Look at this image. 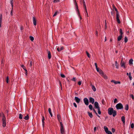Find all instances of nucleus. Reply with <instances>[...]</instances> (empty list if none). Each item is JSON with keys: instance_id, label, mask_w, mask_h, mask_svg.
Instances as JSON below:
<instances>
[{"instance_id": "nucleus-1", "label": "nucleus", "mask_w": 134, "mask_h": 134, "mask_svg": "<svg viewBox=\"0 0 134 134\" xmlns=\"http://www.w3.org/2000/svg\"><path fill=\"white\" fill-rule=\"evenodd\" d=\"M108 113L109 115H113V116L114 117L117 115L116 111L114 110L113 108H109L108 109Z\"/></svg>"}, {"instance_id": "nucleus-2", "label": "nucleus", "mask_w": 134, "mask_h": 134, "mask_svg": "<svg viewBox=\"0 0 134 134\" xmlns=\"http://www.w3.org/2000/svg\"><path fill=\"white\" fill-rule=\"evenodd\" d=\"M74 4L75 5L76 10V11L77 12L78 14V15L79 16H80V19H81L82 18L80 15L78 9V6L77 4V3L76 2V0H75V1L74 2Z\"/></svg>"}, {"instance_id": "nucleus-3", "label": "nucleus", "mask_w": 134, "mask_h": 134, "mask_svg": "<svg viewBox=\"0 0 134 134\" xmlns=\"http://www.w3.org/2000/svg\"><path fill=\"white\" fill-rule=\"evenodd\" d=\"M115 107L116 109H123V105L121 103H119L117 104L116 106Z\"/></svg>"}, {"instance_id": "nucleus-4", "label": "nucleus", "mask_w": 134, "mask_h": 134, "mask_svg": "<svg viewBox=\"0 0 134 134\" xmlns=\"http://www.w3.org/2000/svg\"><path fill=\"white\" fill-rule=\"evenodd\" d=\"M2 126L4 127L6 126V119L5 116H3L2 119Z\"/></svg>"}, {"instance_id": "nucleus-5", "label": "nucleus", "mask_w": 134, "mask_h": 134, "mask_svg": "<svg viewBox=\"0 0 134 134\" xmlns=\"http://www.w3.org/2000/svg\"><path fill=\"white\" fill-rule=\"evenodd\" d=\"M60 132L62 134H65V129H64L63 125L62 122H60Z\"/></svg>"}, {"instance_id": "nucleus-6", "label": "nucleus", "mask_w": 134, "mask_h": 134, "mask_svg": "<svg viewBox=\"0 0 134 134\" xmlns=\"http://www.w3.org/2000/svg\"><path fill=\"white\" fill-rule=\"evenodd\" d=\"M84 103L87 105H88L89 101L88 99L86 98H84Z\"/></svg>"}, {"instance_id": "nucleus-7", "label": "nucleus", "mask_w": 134, "mask_h": 134, "mask_svg": "<svg viewBox=\"0 0 134 134\" xmlns=\"http://www.w3.org/2000/svg\"><path fill=\"white\" fill-rule=\"evenodd\" d=\"M89 102L90 103H91L92 104H93L94 103V98H93L90 97L89 98Z\"/></svg>"}, {"instance_id": "nucleus-8", "label": "nucleus", "mask_w": 134, "mask_h": 134, "mask_svg": "<svg viewBox=\"0 0 134 134\" xmlns=\"http://www.w3.org/2000/svg\"><path fill=\"white\" fill-rule=\"evenodd\" d=\"M95 107L96 108L98 109L100 108L99 107L98 103L97 102H95L94 103Z\"/></svg>"}, {"instance_id": "nucleus-9", "label": "nucleus", "mask_w": 134, "mask_h": 134, "mask_svg": "<svg viewBox=\"0 0 134 134\" xmlns=\"http://www.w3.org/2000/svg\"><path fill=\"white\" fill-rule=\"evenodd\" d=\"M75 100L76 102L77 103H79L81 100L80 99V98H79L78 97H75Z\"/></svg>"}, {"instance_id": "nucleus-10", "label": "nucleus", "mask_w": 134, "mask_h": 134, "mask_svg": "<svg viewBox=\"0 0 134 134\" xmlns=\"http://www.w3.org/2000/svg\"><path fill=\"white\" fill-rule=\"evenodd\" d=\"M125 63L124 62H122V60L121 61L120 64L121 66L122 67H124L125 68Z\"/></svg>"}, {"instance_id": "nucleus-11", "label": "nucleus", "mask_w": 134, "mask_h": 134, "mask_svg": "<svg viewBox=\"0 0 134 134\" xmlns=\"http://www.w3.org/2000/svg\"><path fill=\"white\" fill-rule=\"evenodd\" d=\"M57 117L58 120L59 122L60 123V122H62L60 115H59L58 114L57 115Z\"/></svg>"}, {"instance_id": "nucleus-12", "label": "nucleus", "mask_w": 134, "mask_h": 134, "mask_svg": "<svg viewBox=\"0 0 134 134\" xmlns=\"http://www.w3.org/2000/svg\"><path fill=\"white\" fill-rule=\"evenodd\" d=\"M57 49L58 52H59L61 50H63L64 47H58L57 48Z\"/></svg>"}, {"instance_id": "nucleus-13", "label": "nucleus", "mask_w": 134, "mask_h": 134, "mask_svg": "<svg viewBox=\"0 0 134 134\" xmlns=\"http://www.w3.org/2000/svg\"><path fill=\"white\" fill-rule=\"evenodd\" d=\"M112 82H113L115 84H120V82L119 81H115L114 80H112L111 81Z\"/></svg>"}, {"instance_id": "nucleus-14", "label": "nucleus", "mask_w": 134, "mask_h": 134, "mask_svg": "<svg viewBox=\"0 0 134 134\" xmlns=\"http://www.w3.org/2000/svg\"><path fill=\"white\" fill-rule=\"evenodd\" d=\"M33 21L34 24L35 26H36V18L35 17H33Z\"/></svg>"}, {"instance_id": "nucleus-15", "label": "nucleus", "mask_w": 134, "mask_h": 134, "mask_svg": "<svg viewBox=\"0 0 134 134\" xmlns=\"http://www.w3.org/2000/svg\"><path fill=\"white\" fill-rule=\"evenodd\" d=\"M133 61V60L132 59H131L129 60V64L130 65H132Z\"/></svg>"}, {"instance_id": "nucleus-16", "label": "nucleus", "mask_w": 134, "mask_h": 134, "mask_svg": "<svg viewBox=\"0 0 134 134\" xmlns=\"http://www.w3.org/2000/svg\"><path fill=\"white\" fill-rule=\"evenodd\" d=\"M45 120V118H44V116H42V125L43 127L44 125V120Z\"/></svg>"}, {"instance_id": "nucleus-17", "label": "nucleus", "mask_w": 134, "mask_h": 134, "mask_svg": "<svg viewBox=\"0 0 134 134\" xmlns=\"http://www.w3.org/2000/svg\"><path fill=\"white\" fill-rule=\"evenodd\" d=\"M85 3V2H84V3ZM84 9H85V12H86V13H85L86 16V15H87V17H88V13H87V9H86V5L85 4V3H84Z\"/></svg>"}, {"instance_id": "nucleus-18", "label": "nucleus", "mask_w": 134, "mask_h": 134, "mask_svg": "<svg viewBox=\"0 0 134 134\" xmlns=\"http://www.w3.org/2000/svg\"><path fill=\"white\" fill-rule=\"evenodd\" d=\"M48 57L49 59H50L51 58V55L50 52L49 51H48Z\"/></svg>"}, {"instance_id": "nucleus-19", "label": "nucleus", "mask_w": 134, "mask_h": 134, "mask_svg": "<svg viewBox=\"0 0 134 134\" xmlns=\"http://www.w3.org/2000/svg\"><path fill=\"white\" fill-rule=\"evenodd\" d=\"M104 129L106 133L108 132L109 131L108 130V128L106 126H105L104 127Z\"/></svg>"}, {"instance_id": "nucleus-20", "label": "nucleus", "mask_w": 134, "mask_h": 134, "mask_svg": "<svg viewBox=\"0 0 134 134\" xmlns=\"http://www.w3.org/2000/svg\"><path fill=\"white\" fill-rule=\"evenodd\" d=\"M127 75L129 77V78L130 79V80H132V77L131 76V73L130 72L129 74L127 72Z\"/></svg>"}, {"instance_id": "nucleus-21", "label": "nucleus", "mask_w": 134, "mask_h": 134, "mask_svg": "<svg viewBox=\"0 0 134 134\" xmlns=\"http://www.w3.org/2000/svg\"><path fill=\"white\" fill-rule=\"evenodd\" d=\"M88 115L91 118H92L93 116L92 113L91 112L90 113L89 112H88Z\"/></svg>"}, {"instance_id": "nucleus-22", "label": "nucleus", "mask_w": 134, "mask_h": 134, "mask_svg": "<svg viewBox=\"0 0 134 134\" xmlns=\"http://www.w3.org/2000/svg\"><path fill=\"white\" fill-rule=\"evenodd\" d=\"M122 37V35H119L118 38V41H120Z\"/></svg>"}, {"instance_id": "nucleus-23", "label": "nucleus", "mask_w": 134, "mask_h": 134, "mask_svg": "<svg viewBox=\"0 0 134 134\" xmlns=\"http://www.w3.org/2000/svg\"><path fill=\"white\" fill-rule=\"evenodd\" d=\"M121 120L124 124L125 123V117L124 116H122L121 118Z\"/></svg>"}, {"instance_id": "nucleus-24", "label": "nucleus", "mask_w": 134, "mask_h": 134, "mask_svg": "<svg viewBox=\"0 0 134 134\" xmlns=\"http://www.w3.org/2000/svg\"><path fill=\"white\" fill-rule=\"evenodd\" d=\"M48 111L51 117H52L53 115L51 112V110L50 108H48Z\"/></svg>"}, {"instance_id": "nucleus-25", "label": "nucleus", "mask_w": 134, "mask_h": 134, "mask_svg": "<svg viewBox=\"0 0 134 134\" xmlns=\"http://www.w3.org/2000/svg\"><path fill=\"white\" fill-rule=\"evenodd\" d=\"M93 91H95L96 90V88L95 86L93 85H91Z\"/></svg>"}, {"instance_id": "nucleus-26", "label": "nucleus", "mask_w": 134, "mask_h": 134, "mask_svg": "<svg viewBox=\"0 0 134 134\" xmlns=\"http://www.w3.org/2000/svg\"><path fill=\"white\" fill-rule=\"evenodd\" d=\"M125 109L126 110H127L129 109V105L128 104H126L125 106Z\"/></svg>"}, {"instance_id": "nucleus-27", "label": "nucleus", "mask_w": 134, "mask_h": 134, "mask_svg": "<svg viewBox=\"0 0 134 134\" xmlns=\"http://www.w3.org/2000/svg\"><path fill=\"white\" fill-rule=\"evenodd\" d=\"M86 54H87V57L88 58H90V53L88 52L87 51H86Z\"/></svg>"}, {"instance_id": "nucleus-28", "label": "nucleus", "mask_w": 134, "mask_h": 134, "mask_svg": "<svg viewBox=\"0 0 134 134\" xmlns=\"http://www.w3.org/2000/svg\"><path fill=\"white\" fill-rule=\"evenodd\" d=\"M24 119L26 120H28L29 119V117L28 115H27L24 118Z\"/></svg>"}, {"instance_id": "nucleus-29", "label": "nucleus", "mask_w": 134, "mask_h": 134, "mask_svg": "<svg viewBox=\"0 0 134 134\" xmlns=\"http://www.w3.org/2000/svg\"><path fill=\"white\" fill-rule=\"evenodd\" d=\"M99 73L100 74H101L102 76L103 75V74H104L103 71L101 70H100L99 71Z\"/></svg>"}, {"instance_id": "nucleus-30", "label": "nucleus", "mask_w": 134, "mask_h": 134, "mask_svg": "<svg viewBox=\"0 0 134 134\" xmlns=\"http://www.w3.org/2000/svg\"><path fill=\"white\" fill-rule=\"evenodd\" d=\"M128 41L127 38L126 36H125L124 38V42L125 43H126Z\"/></svg>"}, {"instance_id": "nucleus-31", "label": "nucleus", "mask_w": 134, "mask_h": 134, "mask_svg": "<svg viewBox=\"0 0 134 134\" xmlns=\"http://www.w3.org/2000/svg\"><path fill=\"white\" fill-rule=\"evenodd\" d=\"M58 13H59V12L57 11H56V12H55L54 13V14L53 15V17H54V16H56L57 15V14H58Z\"/></svg>"}, {"instance_id": "nucleus-32", "label": "nucleus", "mask_w": 134, "mask_h": 134, "mask_svg": "<svg viewBox=\"0 0 134 134\" xmlns=\"http://www.w3.org/2000/svg\"><path fill=\"white\" fill-rule=\"evenodd\" d=\"M23 115L21 114H19V118L20 119H21L23 118Z\"/></svg>"}, {"instance_id": "nucleus-33", "label": "nucleus", "mask_w": 134, "mask_h": 134, "mask_svg": "<svg viewBox=\"0 0 134 134\" xmlns=\"http://www.w3.org/2000/svg\"><path fill=\"white\" fill-rule=\"evenodd\" d=\"M89 108L91 110H92V105L90 104L89 105Z\"/></svg>"}, {"instance_id": "nucleus-34", "label": "nucleus", "mask_w": 134, "mask_h": 134, "mask_svg": "<svg viewBox=\"0 0 134 134\" xmlns=\"http://www.w3.org/2000/svg\"><path fill=\"white\" fill-rule=\"evenodd\" d=\"M120 35H122L123 34V33L122 32V29H121L120 30Z\"/></svg>"}, {"instance_id": "nucleus-35", "label": "nucleus", "mask_w": 134, "mask_h": 134, "mask_svg": "<svg viewBox=\"0 0 134 134\" xmlns=\"http://www.w3.org/2000/svg\"><path fill=\"white\" fill-rule=\"evenodd\" d=\"M13 0H10V3L12 5V7H13Z\"/></svg>"}, {"instance_id": "nucleus-36", "label": "nucleus", "mask_w": 134, "mask_h": 134, "mask_svg": "<svg viewBox=\"0 0 134 134\" xmlns=\"http://www.w3.org/2000/svg\"><path fill=\"white\" fill-rule=\"evenodd\" d=\"M30 40L32 41H33L34 40V38L32 36H30Z\"/></svg>"}, {"instance_id": "nucleus-37", "label": "nucleus", "mask_w": 134, "mask_h": 134, "mask_svg": "<svg viewBox=\"0 0 134 134\" xmlns=\"http://www.w3.org/2000/svg\"><path fill=\"white\" fill-rule=\"evenodd\" d=\"M102 76L105 79H107V76L106 75H105L104 74H103V75H102Z\"/></svg>"}, {"instance_id": "nucleus-38", "label": "nucleus", "mask_w": 134, "mask_h": 134, "mask_svg": "<svg viewBox=\"0 0 134 134\" xmlns=\"http://www.w3.org/2000/svg\"><path fill=\"white\" fill-rule=\"evenodd\" d=\"M9 77L8 76H7L6 78V81L7 83H8L9 82Z\"/></svg>"}, {"instance_id": "nucleus-39", "label": "nucleus", "mask_w": 134, "mask_h": 134, "mask_svg": "<svg viewBox=\"0 0 134 134\" xmlns=\"http://www.w3.org/2000/svg\"><path fill=\"white\" fill-rule=\"evenodd\" d=\"M116 20L118 22V23L119 24L120 23V20L119 19V18H116Z\"/></svg>"}, {"instance_id": "nucleus-40", "label": "nucleus", "mask_w": 134, "mask_h": 134, "mask_svg": "<svg viewBox=\"0 0 134 134\" xmlns=\"http://www.w3.org/2000/svg\"><path fill=\"white\" fill-rule=\"evenodd\" d=\"M119 14L118 11H117L116 12V18H119Z\"/></svg>"}, {"instance_id": "nucleus-41", "label": "nucleus", "mask_w": 134, "mask_h": 134, "mask_svg": "<svg viewBox=\"0 0 134 134\" xmlns=\"http://www.w3.org/2000/svg\"><path fill=\"white\" fill-rule=\"evenodd\" d=\"M98 113L99 114H100L101 113V112L100 110V108L98 109Z\"/></svg>"}, {"instance_id": "nucleus-42", "label": "nucleus", "mask_w": 134, "mask_h": 134, "mask_svg": "<svg viewBox=\"0 0 134 134\" xmlns=\"http://www.w3.org/2000/svg\"><path fill=\"white\" fill-rule=\"evenodd\" d=\"M60 1V0H54L53 2L54 3L58 2Z\"/></svg>"}, {"instance_id": "nucleus-43", "label": "nucleus", "mask_w": 134, "mask_h": 134, "mask_svg": "<svg viewBox=\"0 0 134 134\" xmlns=\"http://www.w3.org/2000/svg\"><path fill=\"white\" fill-rule=\"evenodd\" d=\"M60 76H61L63 78H65V75L63 74H61Z\"/></svg>"}, {"instance_id": "nucleus-44", "label": "nucleus", "mask_w": 134, "mask_h": 134, "mask_svg": "<svg viewBox=\"0 0 134 134\" xmlns=\"http://www.w3.org/2000/svg\"><path fill=\"white\" fill-rule=\"evenodd\" d=\"M13 7L12 8V9L10 12V14L12 16L13 15Z\"/></svg>"}, {"instance_id": "nucleus-45", "label": "nucleus", "mask_w": 134, "mask_h": 134, "mask_svg": "<svg viewBox=\"0 0 134 134\" xmlns=\"http://www.w3.org/2000/svg\"><path fill=\"white\" fill-rule=\"evenodd\" d=\"M117 102V99L116 98H115L114 100V103H116Z\"/></svg>"}, {"instance_id": "nucleus-46", "label": "nucleus", "mask_w": 134, "mask_h": 134, "mask_svg": "<svg viewBox=\"0 0 134 134\" xmlns=\"http://www.w3.org/2000/svg\"><path fill=\"white\" fill-rule=\"evenodd\" d=\"M131 127L132 128H133L134 127V124L133 123L131 125Z\"/></svg>"}, {"instance_id": "nucleus-47", "label": "nucleus", "mask_w": 134, "mask_h": 134, "mask_svg": "<svg viewBox=\"0 0 134 134\" xmlns=\"http://www.w3.org/2000/svg\"><path fill=\"white\" fill-rule=\"evenodd\" d=\"M21 67L22 68H23L24 70H25V69H25V66L23 65H21Z\"/></svg>"}, {"instance_id": "nucleus-48", "label": "nucleus", "mask_w": 134, "mask_h": 134, "mask_svg": "<svg viewBox=\"0 0 134 134\" xmlns=\"http://www.w3.org/2000/svg\"><path fill=\"white\" fill-rule=\"evenodd\" d=\"M25 74L26 75H27V72H28V71H27V70L26 69H25Z\"/></svg>"}, {"instance_id": "nucleus-49", "label": "nucleus", "mask_w": 134, "mask_h": 134, "mask_svg": "<svg viewBox=\"0 0 134 134\" xmlns=\"http://www.w3.org/2000/svg\"><path fill=\"white\" fill-rule=\"evenodd\" d=\"M2 18H0V27H1V24L2 23Z\"/></svg>"}, {"instance_id": "nucleus-50", "label": "nucleus", "mask_w": 134, "mask_h": 134, "mask_svg": "<svg viewBox=\"0 0 134 134\" xmlns=\"http://www.w3.org/2000/svg\"><path fill=\"white\" fill-rule=\"evenodd\" d=\"M71 80L72 81H76V79L75 77H73V78L71 79Z\"/></svg>"}, {"instance_id": "nucleus-51", "label": "nucleus", "mask_w": 134, "mask_h": 134, "mask_svg": "<svg viewBox=\"0 0 134 134\" xmlns=\"http://www.w3.org/2000/svg\"><path fill=\"white\" fill-rule=\"evenodd\" d=\"M93 111L95 113V114H96V115H97V113L96 112V110H95L94 109H93Z\"/></svg>"}, {"instance_id": "nucleus-52", "label": "nucleus", "mask_w": 134, "mask_h": 134, "mask_svg": "<svg viewBox=\"0 0 134 134\" xmlns=\"http://www.w3.org/2000/svg\"><path fill=\"white\" fill-rule=\"evenodd\" d=\"M119 64H116L115 66H116V68L117 69H118L119 68Z\"/></svg>"}, {"instance_id": "nucleus-53", "label": "nucleus", "mask_w": 134, "mask_h": 134, "mask_svg": "<svg viewBox=\"0 0 134 134\" xmlns=\"http://www.w3.org/2000/svg\"><path fill=\"white\" fill-rule=\"evenodd\" d=\"M24 29V28L23 26H21L20 27V29L21 30H23Z\"/></svg>"}, {"instance_id": "nucleus-54", "label": "nucleus", "mask_w": 134, "mask_h": 134, "mask_svg": "<svg viewBox=\"0 0 134 134\" xmlns=\"http://www.w3.org/2000/svg\"><path fill=\"white\" fill-rule=\"evenodd\" d=\"M96 70L98 72H99V71L100 70L98 68L97 66V67H96Z\"/></svg>"}, {"instance_id": "nucleus-55", "label": "nucleus", "mask_w": 134, "mask_h": 134, "mask_svg": "<svg viewBox=\"0 0 134 134\" xmlns=\"http://www.w3.org/2000/svg\"><path fill=\"white\" fill-rule=\"evenodd\" d=\"M73 105H74V106L76 108L77 107V105L75 103H73Z\"/></svg>"}, {"instance_id": "nucleus-56", "label": "nucleus", "mask_w": 134, "mask_h": 134, "mask_svg": "<svg viewBox=\"0 0 134 134\" xmlns=\"http://www.w3.org/2000/svg\"><path fill=\"white\" fill-rule=\"evenodd\" d=\"M102 102L103 104H105L104 103V101L103 99L102 100Z\"/></svg>"}, {"instance_id": "nucleus-57", "label": "nucleus", "mask_w": 134, "mask_h": 134, "mask_svg": "<svg viewBox=\"0 0 134 134\" xmlns=\"http://www.w3.org/2000/svg\"><path fill=\"white\" fill-rule=\"evenodd\" d=\"M32 65V63L31 61L30 62V67H31Z\"/></svg>"}, {"instance_id": "nucleus-58", "label": "nucleus", "mask_w": 134, "mask_h": 134, "mask_svg": "<svg viewBox=\"0 0 134 134\" xmlns=\"http://www.w3.org/2000/svg\"><path fill=\"white\" fill-rule=\"evenodd\" d=\"M114 133L115 131V129L113 128H112L111 130Z\"/></svg>"}, {"instance_id": "nucleus-59", "label": "nucleus", "mask_w": 134, "mask_h": 134, "mask_svg": "<svg viewBox=\"0 0 134 134\" xmlns=\"http://www.w3.org/2000/svg\"><path fill=\"white\" fill-rule=\"evenodd\" d=\"M59 85H60V86H61V88L62 89V85H61V82L60 81H59Z\"/></svg>"}, {"instance_id": "nucleus-60", "label": "nucleus", "mask_w": 134, "mask_h": 134, "mask_svg": "<svg viewBox=\"0 0 134 134\" xmlns=\"http://www.w3.org/2000/svg\"><path fill=\"white\" fill-rule=\"evenodd\" d=\"M4 116L3 113H1L0 114V116Z\"/></svg>"}, {"instance_id": "nucleus-61", "label": "nucleus", "mask_w": 134, "mask_h": 134, "mask_svg": "<svg viewBox=\"0 0 134 134\" xmlns=\"http://www.w3.org/2000/svg\"><path fill=\"white\" fill-rule=\"evenodd\" d=\"M107 133L108 134H112L111 132L110 131H109V132H107Z\"/></svg>"}, {"instance_id": "nucleus-62", "label": "nucleus", "mask_w": 134, "mask_h": 134, "mask_svg": "<svg viewBox=\"0 0 134 134\" xmlns=\"http://www.w3.org/2000/svg\"><path fill=\"white\" fill-rule=\"evenodd\" d=\"M78 84L79 85H80L81 84V81H79L78 83Z\"/></svg>"}, {"instance_id": "nucleus-63", "label": "nucleus", "mask_w": 134, "mask_h": 134, "mask_svg": "<svg viewBox=\"0 0 134 134\" xmlns=\"http://www.w3.org/2000/svg\"><path fill=\"white\" fill-rule=\"evenodd\" d=\"M80 1L81 2H82L83 5H84V1H82V0H80Z\"/></svg>"}, {"instance_id": "nucleus-64", "label": "nucleus", "mask_w": 134, "mask_h": 134, "mask_svg": "<svg viewBox=\"0 0 134 134\" xmlns=\"http://www.w3.org/2000/svg\"><path fill=\"white\" fill-rule=\"evenodd\" d=\"M96 130V127H94V131L95 132Z\"/></svg>"}]
</instances>
